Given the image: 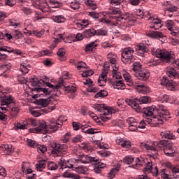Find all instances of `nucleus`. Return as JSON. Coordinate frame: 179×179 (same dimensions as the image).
Returning <instances> with one entry per match:
<instances>
[{
	"mask_svg": "<svg viewBox=\"0 0 179 179\" xmlns=\"http://www.w3.org/2000/svg\"><path fill=\"white\" fill-rule=\"evenodd\" d=\"M107 29L105 28H101L98 30H96V36H107Z\"/></svg>",
	"mask_w": 179,
	"mask_h": 179,
	"instance_id": "3c124183",
	"label": "nucleus"
},
{
	"mask_svg": "<svg viewBox=\"0 0 179 179\" xmlns=\"http://www.w3.org/2000/svg\"><path fill=\"white\" fill-rule=\"evenodd\" d=\"M17 129H27V122L17 123Z\"/></svg>",
	"mask_w": 179,
	"mask_h": 179,
	"instance_id": "69168bd1",
	"label": "nucleus"
},
{
	"mask_svg": "<svg viewBox=\"0 0 179 179\" xmlns=\"http://www.w3.org/2000/svg\"><path fill=\"white\" fill-rule=\"evenodd\" d=\"M68 150V145L65 144H55L53 150L51 151L52 155H56V156H61V155H65V152Z\"/></svg>",
	"mask_w": 179,
	"mask_h": 179,
	"instance_id": "f8f14e48",
	"label": "nucleus"
},
{
	"mask_svg": "<svg viewBox=\"0 0 179 179\" xmlns=\"http://www.w3.org/2000/svg\"><path fill=\"white\" fill-rule=\"evenodd\" d=\"M37 150L38 153H45V151L47 150V146L44 145H38L37 148Z\"/></svg>",
	"mask_w": 179,
	"mask_h": 179,
	"instance_id": "774afa93",
	"label": "nucleus"
},
{
	"mask_svg": "<svg viewBox=\"0 0 179 179\" xmlns=\"http://www.w3.org/2000/svg\"><path fill=\"white\" fill-rule=\"evenodd\" d=\"M48 170H57L58 169V165L54 162H49L48 163Z\"/></svg>",
	"mask_w": 179,
	"mask_h": 179,
	"instance_id": "603ef678",
	"label": "nucleus"
},
{
	"mask_svg": "<svg viewBox=\"0 0 179 179\" xmlns=\"http://www.w3.org/2000/svg\"><path fill=\"white\" fill-rule=\"evenodd\" d=\"M2 148L4 151V153H6V155H10V153L13 152V149L12 148V145L3 144L2 145Z\"/></svg>",
	"mask_w": 179,
	"mask_h": 179,
	"instance_id": "4c0bfd02",
	"label": "nucleus"
},
{
	"mask_svg": "<svg viewBox=\"0 0 179 179\" xmlns=\"http://www.w3.org/2000/svg\"><path fill=\"white\" fill-rule=\"evenodd\" d=\"M32 99H38V97H47V99H38L37 103L38 106H42V107H47L51 101L50 99H54L57 96L55 91L50 90H34L31 91V94H29Z\"/></svg>",
	"mask_w": 179,
	"mask_h": 179,
	"instance_id": "20e7f679",
	"label": "nucleus"
},
{
	"mask_svg": "<svg viewBox=\"0 0 179 179\" xmlns=\"http://www.w3.org/2000/svg\"><path fill=\"white\" fill-rule=\"evenodd\" d=\"M27 143L28 146H29L30 148H36L38 145L37 142H36V141L29 138L27 139Z\"/></svg>",
	"mask_w": 179,
	"mask_h": 179,
	"instance_id": "6e6d98bb",
	"label": "nucleus"
},
{
	"mask_svg": "<svg viewBox=\"0 0 179 179\" xmlns=\"http://www.w3.org/2000/svg\"><path fill=\"white\" fill-rule=\"evenodd\" d=\"M151 53L156 58H161L164 62H170L171 59H174V52L152 48Z\"/></svg>",
	"mask_w": 179,
	"mask_h": 179,
	"instance_id": "39448f33",
	"label": "nucleus"
},
{
	"mask_svg": "<svg viewBox=\"0 0 179 179\" xmlns=\"http://www.w3.org/2000/svg\"><path fill=\"white\" fill-rule=\"evenodd\" d=\"M110 69V65L107 63L103 64V71L98 79V85L99 86H106V83H107V73H108V70Z\"/></svg>",
	"mask_w": 179,
	"mask_h": 179,
	"instance_id": "9d476101",
	"label": "nucleus"
},
{
	"mask_svg": "<svg viewBox=\"0 0 179 179\" xmlns=\"http://www.w3.org/2000/svg\"><path fill=\"white\" fill-rule=\"evenodd\" d=\"M131 141H129V140H127L124 139V141H123V143L121 145L122 148H125L126 149H129V148H131Z\"/></svg>",
	"mask_w": 179,
	"mask_h": 179,
	"instance_id": "680f3d73",
	"label": "nucleus"
},
{
	"mask_svg": "<svg viewBox=\"0 0 179 179\" xmlns=\"http://www.w3.org/2000/svg\"><path fill=\"white\" fill-rule=\"evenodd\" d=\"M139 101L141 104H148V103H150L152 101V99L150 96H144L140 97Z\"/></svg>",
	"mask_w": 179,
	"mask_h": 179,
	"instance_id": "a18cd8bd",
	"label": "nucleus"
},
{
	"mask_svg": "<svg viewBox=\"0 0 179 179\" xmlns=\"http://www.w3.org/2000/svg\"><path fill=\"white\" fill-rule=\"evenodd\" d=\"M54 39L55 43H59L61 40H64V36H62V34H58L57 32H55L54 34Z\"/></svg>",
	"mask_w": 179,
	"mask_h": 179,
	"instance_id": "8fccbe9b",
	"label": "nucleus"
},
{
	"mask_svg": "<svg viewBox=\"0 0 179 179\" xmlns=\"http://www.w3.org/2000/svg\"><path fill=\"white\" fill-rule=\"evenodd\" d=\"M62 118H64V117L60 116L57 120L50 119L48 123V125L46 124V131H43L42 134H51V132H57V131L61 127H62V124L64 122Z\"/></svg>",
	"mask_w": 179,
	"mask_h": 179,
	"instance_id": "0eeeda50",
	"label": "nucleus"
},
{
	"mask_svg": "<svg viewBox=\"0 0 179 179\" xmlns=\"http://www.w3.org/2000/svg\"><path fill=\"white\" fill-rule=\"evenodd\" d=\"M109 85L111 87L114 89H117V90H124L125 84H124V80H119L118 81L114 82L111 81V80H108Z\"/></svg>",
	"mask_w": 179,
	"mask_h": 179,
	"instance_id": "6ab92c4d",
	"label": "nucleus"
},
{
	"mask_svg": "<svg viewBox=\"0 0 179 179\" xmlns=\"http://www.w3.org/2000/svg\"><path fill=\"white\" fill-rule=\"evenodd\" d=\"M93 108H94V110H96V111H98V113H99V115L101 114V113H104V111H106V110H108V108L110 106H106V105L103 104V103H95L93 105Z\"/></svg>",
	"mask_w": 179,
	"mask_h": 179,
	"instance_id": "393cba45",
	"label": "nucleus"
},
{
	"mask_svg": "<svg viewBox=\"0 0 179 179\" xmlns=\"http://www.w3.org/2000/svg\"><path fill=\"white\" fill-rule=\"evenodd\" d=\"M113 17H116L117 21L128 20V19H129V13H125V14H120V15L113 16Z\"/></svg>",
	"mask_w": 179,
	"mask_h": 179,
	"instance_id": "37998d69",
	"label": "nucleus"
},
{
	"mask_svg": "<svg viewBox=\"0 0 179 179\" xmlns=\"http://www.w3.org/2000/svg\"><path fill=\"white\" fill-rule=\"evenodd\" d=\"M137 50H138V51H139L138 52H140V54H141V55H143V54H145V52H148V48H146V46L143 44L138 45Z\"/></svg>",
	"mask_w": 179,
	"mask_h": 179,
	"instance_id": "de8ad7c7",
	"label": "nucleus"
},
{
	"mask_svg": "<svg viewBox=\"0 0 179 179\" xmlns=\"http://www.w3.org/2000/svg\"><path fill=\"white\" fill-rule=\"evenodd\" d=\"M44 33H45V30L41 29V31L38 30H34L31 32V34H34L35 37L40 38L42 36H44Z\"/></svg>",
	"mask_w": 179,
	"mask_h": 179,
	"instance_id": "49530a36",
	"label": "nucleus"
},
{
	"mask_svg": "<svg viewBox=\"0 0 179 179\" xmlns=\"http://www.w3.org/2000/svg\"><path fill=\"white\" fill-rule=\"evenodd\" d=\"M30 69H31V66H30V64H27V63L24 62L20 64V71L23 75L29 73V71H30Z\"/></svg>",
	"mask_w": 179,
	"mask_h": 179,
	"instance_id": "a878e982",
	"label": "nucleus"
},
{
	"mask_svg": "<svg viewBox=\"0 0 179 179\" xmlns=\"http://www.w3.org/2000/svg\"><path fill=\"white\" fill-rule=\"evenodd\" d=\"M29 123L33 127H36L30 129L32 134H43L47 131V122L45 120L37 121L35 119H29Z\"/></svg>",
	"mask_w": 179,
	"mask_h": 179,
	"instance_id": "6e6552de",
	"label": "nucleus"
},
{
	"mask_svg": "<svg viewBox=\"0 0 179 179\" xmlns=\"http://www.w3.org/2000/svg\"><path fill=\"white\" fill-rule=\"evenodd\" d=\"M45 160H40L38 161L36 164V169L37 170V171H43V169H45Z\"/></svg>",
	"mask_w": 179,
	"mask_h": 179,
	"instance_id": "7c9ffc66",
	"label": "nucleus"
},
{
	"mask_svg": "<svg viewBox=\"0 0 179 179\" xmlns=\"http://www.w3.org/2000/svg\"><path fill=\"white\" fill-rule=\"evenodd\" d=\"M61 6V2L58 0H49V4L45 0H43L39 3L38 8L43 13L50 12L52 8H58Z\"/></svg>",
	"mask_w": 179,
	"mask_h": 179,
	"instance_id": "423d86ee",
	"label": "nucleus"
},
{
	"mask_svg": "<svg viewBox=\"0 0 179 179\" xmlns=\"http://www.w3.org/2000/svg\"><path fill=\"white\" fill-rule=\"evenodd\" d=\"M99 41L95 40L93 42H90L85 45V52H92L96 50V48L99 45Z\"/></svg>",
	"mask_w": 179,
	"mask_h": 179,
	"instance_id": "412c9836",
	"label": "nucleus"
},
{
	"mask_svg": "<svg viewBox=\"0 0 179 179\" xmlns=\"http://www.w3.org/2000/svg\"><path fill=\"white\" fill-rule=\"evenodd\" d=\"M13 36H15L16 39L22 38L23 37V33L20 31L15 30L13 31Z\"/></svg>",
	"mask_w": 179,
	"mask_h": 179,
	"instance_id": "052dcab7",
	"label": "nucleus"
},
{
	"mask_svg": "<svg viewBox=\"0 0 179 179\" xmlns=\"http://www.w3.org/2000/svg\"><path fill=\"white\" fill-rule=\"evenodd\" d=\"M99 23H103V24H106L107 26H111V21L106 17L101 18L99 20Z\"/></svg>",
	"mask_w": 179,
	"mask_h": 179,
	"instance_id": "bf43d9fd",
	"label": "nucleus"
},
{
	"mask_svg": "<svg viewBox=\"0 0 179 179\" xmlns=\"http://www.w3.org/2000/svg\"><path fill=\"white\" fill-rule=\"evenodd\" d=\"M141 69L142 64H141L139 62H134L133 64V71H134V72H139Z\"/></svg>",
	"mask_w": 179,
	"mask_h": 179,
	"instance_id": "4d7b16f0",
	"label": "nucleus"
},
{
	"mask_svg": "<svg viewBox=\"0 0 179 179\" xmlns=\"http://www.w3.org/2000/svg\"><path fill=\"white\" fill-rule=\"evenodd\" d=\"M69 2V6L73 9V10H78L79 8H80V3L78 0H74Z\"/></svg>",
	"mask_w": 179,
	"mask_h": 179,
	"instance_id": "72a5a7b5",
	"label": "nucleus"
},
{
	"mask_svg": "<svg viewBox=\"0 0 179 179\" xmlns=\"http://www.w3.org/2000/svg\"><path fill=\"white\" fill-rule=\"evenodd\" d=\"M129 106L134 108L136 113H141V106H139V103H136L135 101L129 100Z\"/></svg>",
	"mask_w": 179,
	"mask_h": 179,
	"instance_id": "2f4dec72",
	"label": "nucleus"
},
{
	"mask_svg": "<svg viewBox=\"0 0 179 179\" xmlns=\"http://www.w3.org/2000/svg\"><path fill=\"white\" fill-rule=\"evenodd\" d=\"M29 83H31L34 87L31 90H48L46 87H49L53 90H55V89L57 90L59 89H64V90H76V85L70 84L69 85H64V80L62 79L59 80L55 85L51 84V83L44 81L42 79L38 80L36 76L29 78Z\"/></svg>",
	"mask_w": 179,
	"mask_h": 179,
	"instance_id": "7ed1b4c3",
	"label": "nucleus"
},
{
	"mask_svg": "<svg viewBox=\"0 0 179 179\" xmlns=\"http://www.w3.org/2000/svg\"><path fill=\"white\" fill-rule=\"evenodd\" d=\"M178 9V8L177 6H166V10H165V13L166 15H167V13H173V12H177V10Z\"/></svg>",
	"mask_w": 179,
	"mask_h": 179,
	"instance_id": "c03bdc74",
	"label": "nucleus"
},
{
	"mask_svg": "<svg viewBox=\"0 0 179 179\" xmlns=\"http://www.w3.org/2000/svg\"><path fill=\"white\" fill-rule=\"evenodd\" d=\"M155 111H157V115L152 117H148L147 122L151 127H159L160 124H164V121H167L169 118H171L170 116V112L167 110L166 106L162 104L152 105L148 108H144L143 113L146 117H152Z\"/></svg>",
	"mask_w": 179,
	"mask_h": 179,
	"instance_id": "f257e3e1",
	"label": "nucleus"
},
{
	"mask_svg": "<svg viewBox=\"0 0 179 179\" xmlns=\"http://www.w3.org/2000/svg\"><path fill=\"white\" fill-rule=\"evenodd\" d=\"M11 68H12V64L10 63L4 64L0 66V71L1 73H5V72H8V71H10Z\"/></svg>",
	"mask_w": 179,
	"mask_h": 179,
	"instance_id": "e433bc0d",
	"label": "nucleus"
},
{
	"mask_svg": "<svg viewBox=\"0 0 179 179\" xmlns=\"http://www.w3.org/2000/svg\"><path fill=\"white\" fill-rule=\"evenodd\" d=\"M118 68H120V66H117V69L116 70H115L114 68H113L112 76H113V78H114V79H122V76L121 75V73L120 72H118Z\"/></svg>",
	"mask_w": 179,
	"mask_h": 179,
	"instance_id": "79ce46f5",
	"label": "nucleus"
},
{
	"mask_svg": "<svg viewBox=\"0 0 179 179\" xmlns=\"http://www.w3.org/2000/svg\"><path fill=\"white\" fill-rule=\"evenodd\" d=\"M161 85L171 89H178V83L173 80H169L166 76L163 77L161 80Z\"/></svg>",
	"mask_w": 179,
	"mask_h": 179,
	"instance_id": "ddd939ff",
	"label": "nucleus"
},
{
	"mask_svg": "<svg viewBox=\"0 0 179 179\" xmlns=\"http://www.w3.org/2000/svg\"><path fill=\"white\" fill-rule=\"evenodd\" d=\"M115 113H118V109L114 107H109L108 108V110L100 113L101 119L104 122L110 121V120H111V117L110 115H111V114H115Z\"/></svg>",
	"mask_w": 179,
	"mask_h": 179,
	"instance_id": "9b49d317",
	"label": "nucleus"
},
{
	"mask_svg": "<svg viewBox=\"0 0 179 179\" xmlns=\"http://www.w3.org/2000/svg\"><path fill=\"white\" fill-rule=\"evenodd\" d=\"M72 125L74 131H78L80 129V128H81V130L83 131V128H87V127H89V125L83 126L82 124L79 122H73Z\"/></svg>",
	"mask_w": 179,
	"mask_h": 179,
	"instance_id": "a19ab883",
	"label": "nucleus"
},
{
	"mask_svg": "<svg viewBox=\"0 0 179 179\" xmlns=\"http://www.w3.org/2000/svg\"><path fill=\"white\" fill-rule=\"evenodd\" d=\"M149 173H151L154 177H156L159 175V169L156 165H153L152 168H151Z\"/></svg>",
	"mask_w": 179,
	"mask_h": 179,
	"instance_id": "13d9d810",
	"label": "nucleus"
},
{
	"mask_svg": "<svg viewBox=\"0 0 179 179\" xmlns=\"http://www.w3.org/2000/svg\"><path fill=\"white\" fill-rule=\"evenodd\" d=\"M70 162L71 160L66 161L65 159H60L59 165L60 166L62 170H64V169H70Z\"/></svg>",
	"mask_w": 179,
	"mask_h": 179,
	"instance_id": "c756f323",
	"label": "nucleus"
},
{
	"mask_svg": "<svg viewBox=\"0 0 179 179\" xmlns=\"http://www.w3.org/2000/svg\"><path fill=\"white\" fill-rule=\"evenodd\" d=\"M166 27L169 30V34H171V31H176L177 29H176V27H174V22H173V20H167L166 22Z\"/></svg>",
	"mask_w": 179,
	"mask_h": 179,
	"instance_id": "c85d7f7f",
	"label": "nucleus"
},
{
	"mask_svg": "<svg viewBox=\"0 0 179 179\" xmlns=\"http://www.w3.org/2000/svg\"><path fill=\"white\" fill-rule=\"evenodd\" d=\"M118 171H120V169L118 168H113L110 170V171L108 173L107 177L109 179H113L114 177H115V175L118 173Z\"/></svg>",
	"mask_w": 179,
	"mask_h": 179,
	"instance_id": "58836bf2",
	"label": "nucleus"
},
{
	"mask_svg": "<svg viewBox=\"0 0 179 179\" xmlns=\"http://www.w3.org/2000/svg\"><path fill=\"white\" fill-rule=\"evenodd\" d=\"M83 34L86 38H90V37H93V36H96V29L93 28L86 29L83 31Z\"/></svg>",
	"mask_w": 179,
	"mask_h": 179,
	"instance_id": "bb28decb",
	"label": "nucleus"
},
{
	"mask_svg": "<svg viewBox=\"0 0 179 179\" xmlns=\"http://www.w3.org/2000/svg\"><path fill=\"white\" fill-rule=\"evenodd\" d=\"M162 26H163V24H162L160 19L154 18L152 22H150V27L154 29V30H159Z\"/></svg>",
	"mask_w": 179,
	"mask_h": 179,
	"instance_id": "5701e85b",
	"label": "nucleus"
},
{
	"mask_svg": "<svg viewBox=\"0 0 179 179\" xmlns=\"http://www.w3.org/2000/svg\"><path fill=\"white\" fill-rule=\"evenodd\" d=\"M135 51L132 48H124L122 52V61L124 64H132L135 61L134 53Z\"/></svg>",
	"mask_w": 179,
	"mask_h": 179,
	"instance_id": "1a4fd4ad",
	"label": "nucleus"
},
{
	"mask_svg": "<svg viewBox=\"0 0 179 179\" xmlns=\"http://www.w3.org/2000/svg\"><path fill=\"white\" fill-rule=\"evenodd\" d=\"M166 75L169 78L171 79H174L175 78H178L179 73H178V68H169L166 71Z\"/></svg>",
	"mask_w": 179,
	"mask_h": 179,
	"instance_id": "4be33fe9",
	"label": "nucleus"
},
{
	"mask_svg": "<svg viewBox=\"0 0 179 179\" xmlns=\"http://www.w3.org/2000/svg\"><path fill=\"white\" fill-rule=\"evenodd\" d=\"M71 139V132H66L62 137V141L64 143H68Z\"/></svg>",
	"mask_w": 179,
	"mask_h": 179,
	"instance_id": "864d4df0",
	"label": "nucleus"
},
{
	"mask_svg": "<svg viewBox=\"0 0 179 179\" xmlns=\"http://www.w3.org/2000/svg\"><path fill=\"white\" fill-rule=\"evenodd\" d=\"M172 176L174 178H177L179 177V169L173 167L172 168Z\"/></svg>",
	"mask_w": 179,
	"mask_h": 179,
	"instance_id": "338daca9",
	"label": "nucleus"
},
{
	"mask_svg": "<svg viewBox=\"0 0 179 179\" xmlns=\"http://www.w3.org/2000/svg\"><path fill=\"white\" fill-rule=\"evenodd\" d=\"M151 38H155L161 41V43H166V36L163 35V33L160 31H152L149 34Z\"/></svg>",
	"mask_w": 179,
	"mask_h": 179,
	"instance_id": "a211bd4d",
	"label": "nucleus"
},
{
	"mask_svg": "<svg viewBox=\"0 0 179 179\" xmlns=\"http://www.w3.org/2000/svg\"><path fill=\"white\" fill-rule=\"evenodd\" d=\"M123 77L127 83L128 86H132L134 85V81L131 79V75H129L128 72L124 71Z\"/></svg>",
	"mask_w": 179,
	"mask_h": 179,
	"instance_id": "f704fd0d",
	"label": "nucleus"
},
{
	"mask_svg": "<svg viewBox=\"0 0 179 179\" xmlns=\"http://www.w3.org/2000/svg\"><path fill=\"white\" fill-rule=\"evenodd\" d=\"M106 15H109L110 19H117V17H113V16L121 15V10L119 8H113L106 12Z\"/></svg>",
	"mask_w": 179,
	"mask_h": 179,
	"instance_id": "b1692460",
	"label": "nucleus"
},
{
	"mask_svg": "<svg viewBox=\"0 0 179 179\" xmlns=\"http://www.w3.org/2000/svg\"><path fill=\"white\" fill-rule=\"evenodd\" d=\"M135 160L134 157L127 155L123 159L124 164H131Z\"/></svg>",
	"mask_w": 179,
	"mask_h": 179,
	"instance_id": "09e8293b",
	"label": "nucleus"
},
{
	"mask_svg": "<svg viewBox=\"0 0 179 179\" xmlns=\"http://www.w3.org/2000/svg\"><path fill=\"white\" fill-rule=\"evenodd\" d=\"M127 124L129 125V130L131 132H136L138 131V121L134 117H129L127 119Z\"/></svg>",
	"mask_w": 179,
	"mask_h": 179,
	"instance_id": "f3484780",
	"label": "nucleus"
},
{
	"mask_svg": "<svg viewBox=\"0 0 179 179\" xmlns=\"http://www.w3.org/2000/svg\"><path fill=\"white\" fill-rule=\"evenodd\" d=\"M52 20L55 22V23H65L66 18L65 16L60 15H55L52 17Z\"/></svg>",
	"mask_w": 179,
	"mask_h": 179,
	"instance_id": "473e14b6",
	"label": "nucleus"
},
{
	"mask_svg": "<svg viewBox=\"0 0 179 179\" xmlns=\"http://www.w3.org/2000/svg\"><path fill=\"white\" fill-rule=\"evenodd\" d=\"M140 148L151 152L148 156L154 157V159H157V153L162 149H164V154L169 157H173L176 153V149L173 148L171 141H161L159 142L141 143Z\"/></svg>",
	"mask_w": 179,
	"mask_h": 179,
	"instance_id": "f03ea898",
	"label": "nucleus"
},
{
	"mask_svg": "<svg viewBox=\"0 0 179 179\" xmlns=\"http://www.w3.org/2000/svg\"><path fill=\"white\" fill-rule=\"evenodd\" d=\"M145 164V162H143V158L138 157L136 159V167H142Z\"/></svg>",
	"mask_w": 179,
	"mask_h": 179,
	"instance_id": "e2e57ef3",
	"label": "nucleus"
},
{
	"mask_svg": "<svg viewBox=\"0 0 179 179\" xmlns=\"http://www.w3.org/2000/svg\"><path fill=\"white\" fill-rule=\"evenodd\" d=\"M78 162L83 163L84 164L90 163V157L87 155H80L78 158Z\"/></svg>",
	"mask_w": 179,
	"mask_h": 179,
	"instance_id": "c9c22d12",
	"label": "nucleus"
},
{
	"mask_svg": "<svg viewBox=\"0 0 179 179\" xmlns=\"http://www.w3.org/2000/svg\"><path fill=\"white\" fill-rule=\"evenodd\" d=\"M161 136L164 138V139H176V136L170 131L161 132Z\"/></svg>",
	"mask_w": 179,
	"mask_h": 179,
	"instance_id": "cd10ccee",
	"label": "nucleus"
},
{
	"mask_svg": "<svg viewBox=\"0 0 179 179\" xmlns=\"http://www.w3.org/2000/svg\"><path fill=\"white\" fill-rule=\"evenodd\" d=\"M135 76L140 80H148L149 79L150 74L146 70H141L135 73Z\"/></svg>",
	"mask_w": 179,
	"mask_h": 179,
	"instance_id": "aec40b11",
	"label": "nucleus"
},
{
	"mask_svg": "<svg viewBox=\"0 0 179 179\" xmlns=\"http://www.w3.org/2000/svg\"><path fill=\"white\" fill-rule=\"evenodd\" d=\"M108 59H109V62L111 64V67L114 68L115 71H117V66H120L117 64V59H118V57H117V55H115L113 52H109L107 55Z\"/></svg>",
	"mask_w": 179,
	"mask_h": 179,
	"instance_id": "dca6fc26",
	"label": "nucleus"
},
{
	"mask_svg": "<svg viewBox=\"0 0 179 179\" xmlns=\"http://www.w3.org/2000/svg\"><path fill=\"white\" fill-rule=\"evenodd\" d=\"M108 96V92L106 90H101L97 94H95V97L99 99V97H106Z\"/></svg>",
	"mask_w": 179,
	"mask_h": 179,
	"instance_id": "5fc2aeb1",
	"label": "nucleus"
},
{
	"mask_svg": "<svg viewBox=\"0 0 179 179\" xmlns=\"http://www.w3.org/2000/svg\"><path fill=\"white\" fill-rule=\"evenodd\" d=\"M1 99V106H6V107H9L10 104L13 103L15 98L10 95H6L5 94H2L0 96Z\"/></svg>",
	"mask_w": 179,
	"mask_h": 179,
	"instance_id": "2eb2a0df",
	"label": "nucleus"
},
{
	"mask_svg": "<svg viewBox=\"0 0 179 179\" xmlns=\"http://www.w3.org/2000/svg\"><path fill=\"white\" fill-rule=\"evenodd\" d=\"M5 177H6V171L5 168L0 166V179H5Z\"/></svg>",
	"mask_w": 179,
	"mask_h": 179,
	"instance_id": "0e129e2a",
	"label": "nucleus"
},
{
	"mask_svg": "<svg viewBox=\"0 0 179 179\" xmlns=\"http://www.w3.org/2000/svg\"><path fill=\"white\" fill-rule=\"evenodd\" d=\"M78 163H80V162H78L77 159H70V169H72L74 171H76V173H80V174H83L85 173V169H83V167L80 166Z\"/></svg>",
	"mask_w": 179,
	"mask_h": 179,
	"instance_id": "4468645a",
	"label": "nucleus"
},
{
	"mask_svg": "<svg viewBox=\"0 0 179 179\" xmlns=\"http://www.w3.org/2000/svg\"><path fill=\"white\" fill-rule=\"evenodd\" d=\"M89 125L87 127H83V132H84V134H88V135H94V134H97V131L96 129L94 128H89Z\"/></svg>",
	"mask_w": 179,
	"mask_h": 179,
	"instance_id": "ea45409f",
	"label": "nucleus"
}]
</instances>
